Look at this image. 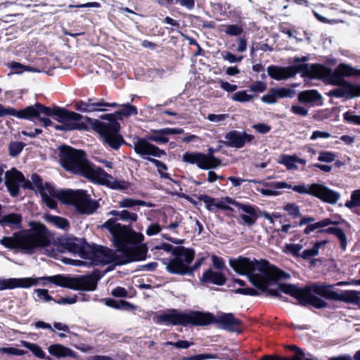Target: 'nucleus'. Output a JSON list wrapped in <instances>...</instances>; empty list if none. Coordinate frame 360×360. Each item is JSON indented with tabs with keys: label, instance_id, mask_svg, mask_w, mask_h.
I'll use <instances>...</instances> for the list:
<instances>
[{
	"label": "nucleus",
	"instance_id": "e433bc0d",
	"mask_svg": "<svg viewBox=\"0 0 360 360\" xmlns=\"http://www.w3.org/2000/svg\"><path fill=\"white\" fill-rule=\"evenodd\" d=\"M295 155H281L280 156L279 162L285 165L288 169H297V167L295 162Z\"/></svg>",
	"mask_w": 360,
	"mask_h": 360
},
{
	"label": "nucleus",
	"instance_id": "09e8293b",
	"mask_svg": "<svg viewBox=\"0 0 360 360\" xmlns=\"http://www.w3.org/2000/svg\"><path fill=\"white\" fill-rule=\"evenodd\" d=\"M275 90L278 98H292L295 94V91L289 88H277Z\"/></svg>",
	"mask_w": 360,
	"mask_h": 360
},
{
	"label": "nucleus",
	"instance_id": "f704fd0d",
	"mask_svg": "<svg viewBox=\"0 0 360 360\" xmlns=\"http://www.w3.org/2000/svg\"><path fill=\"white\" fill-rule=\"evenodd\" d=\"M20 345L30 350L33 354L38 358L44 359L46 357L45 352L37 344L27 341H21Z\"/></svg>",
	"mask_w": 360,
	"mask_h": 360
},
{
	"label": "nucleus",
	"instance_id": "a211bd4d",
	"mask_svg": "<svg viewBox=\"0 0 360 360\" xmlns=\"http://www.w3.org/2000/svg\"><path fill=\"white\" fill-rule=\"evenodd\" d=\"M134 149L137 154L146 160L150 158L149 156L161 158L162 155H166L164 150L143 139H138L134 142Z\"/></svg>",
	"mask_w": 360,
	"mask_h": 360
},
{
	"label": "nucleus",
	"instance_id": "dca6fc26",
	"mask_svg": "<svg viewBox=\"0 0 360 360\" xmlns=\"http://www.w3.org/2000/svg\"><path fill=\"white\" fill-rule=\"evenodd\" d=\"M182 160L190 164H195L202 169L216 168L221 165V160L212 155L201 153H185Z\"/></svg>",
	"mask_w": 360,
	"mask_h": 360
},
{
	"label": "nucleus",
	"instance_id": "7ed1b4c3",
	"mask_svg": "<svg viewBox=\"0 0 360 360\" xmlns=\"http://www.w3.org/2000/svg\"><path fill=\"white\" fill-rule=\"evenodd\" d=\"M100 278L99 272L94 271L91 274L75 278L58 274L37 278H1L0 290H11L16 288H29L37 285H46L47 283H53L60 287L76 290L92 291L96 288Z\"/></svg>",
	"mask_w": 360,
	"mask_h": 360
},
{
	"label": "nucleus",
	"instance_id": "a878e982",
	"mask_svg": "<svg viewBox=\"0 0 360 360\" xmlns=\"http://www.w3.org/2000/svg\"><path fill=\"white\" fill-rule=\"evenodd\" d=\"M67 250L75 255H79L80 257L86 259L87 252V247L89 245L84 243L82 240L77 238L70 240L66 243Z\"/></svg>",
	"mask_w": 360,
	"mask_h": 360
},
{
	"label": "nucleus",
	"instance_id": "79ce46f5",
	"mask_svg": "<svg viewBox=\"0 0 360 360\" xmlns=\"http://www.w3.org/2000/svg\"><path fill=\"white\" fill-rule=\"evenodd\" d=\"M197 198L200 201H202L205 203L207 210L209 211L212 212L215 210V198L205 194L199 195Z\"/></svg>",
	"mask_w": 360,
	"mask_h": 360
},
{
	"label": "nucleus",
	"instance_id": "7c9ffc66",
	"mask_svg": "<svg viewBox=\"0 0 360 360\" xmlns=\"http://www.w3.org/2000/svg\"><path fill=\"white\" fill-rule=\"evenodd\" d=\"M326 244V240L316 242L311 248L302 250L301 258L304 260H308L318 256L320 254V250H323Z\"/></svg>",
	"mask_w": 360,
	"mask_h": 360
},
{
	"label": "nucleus",
	"instance_id": "2eb2a0df",
	"mask_svg": "<svg viewBox=\"0 0 360 360\" xmlns=\"http://www.w3.org/2000/svg\"><path fill=\"white\" fill-rule=\"evenodd\" d=\"M205 315L202 321H200V326H207L210 323H217L224 329L231 332L240 331V321L235 317L232 313H221L215 316L210 312H202Z\"/></svg>",
	"mask_w": 360,
	"mask_h": 360
},
{
	"label": "nucleus",
	"instance_id": "423d86ee",
	"mask_svg": "<svg viewBox=\"0 0 360 360\" xmlns=\"http://www.w3.org/2000/svg\"><path fill=\"white\" fill-rule=\"evenodd\" d=\"M249 182L256 183L269 188L257 186L255 190L264 196L275 197L280 195L281 189H292L300 194H307L316 197L323 202L335 204L340 198V194L328 188L324 184H311L310 185L300 184L292 186L285 181L268 182L265 180H249Z\"/></svg>",
	"mask_w": 360,
	"mask_h": 360
},
{
	"label": "nucleus",
	"instance_id": "20e7f679",
	"mask_svg": "<svg viewBox=\"0 0 360 360\" xmlns=\"http://www.w3.org/2000/svg\"><path fill=\"white\" fill-rule=\"evenodd\" d=\"M31 179L35 188L40 192L43 201L51 209L57 206L56 198L73 205L82 214H91L98 207L97 202L93 200L84 190H57L47 183L44 186L42 179L36 174L32 175Z\"/></svg>",
	"mask_w": 360,
	"mask_h": 360
},
{
	"label": "nucleus",
	"instance_id": "aec40b11",
	"mask_svg": "<svg viewBox=\"0 0 360 360\" xmlns=\"http://www.w3.org/2000/svg\"><path fill=\"white\" fill-rule=\"evenodd\" d=\"M24 181L22 174L14 168L5 174V184L13 196L18 195L19 188L24 184Z\"/></svg>",
	"mask_w": 360,
	"mask_h": 360
},
{
	"label": "nucleus",
	"instance_id": "473e14b6",
	"mask_svg": "<svg viewBox=\"0 0 360 360\" xmlns=\"http://www.w3.org/2000/svg\"><path fill=\"white\" fill-rule=\"evenodd\" d=\"M46 219L48 222L57 228L65 230L69 227L68 221L63 217L53 215H47L46 217Z\"/></svg>",
	"mask_w": 360,
	"mask_h": 360
},
{
	"label": "nucleus",
	"instance_id": "774afa93",
	"mask_svg": "<svg viewBox=\"0 0 360 360\" xmlns=\"http://www.w3.org/2000/svg\"><path fill=\"white\" fill-rule=\"evenodd\" d=\"M330 137V133L327 132V131H314L311 137H310V139L311 141H314L319 138H321V139H328Z\"/></svg>",
	"mask_w": 360,
	"mask_h": 360
},
{
	"label": "nucleus",
	"instance_id": "4d7b16f0",
	"mask_svg": "<svg viewBox=\"0 0 360 360\" xmlns=\"http://www.w3.org/2000/svg\"><path fill=\"white\" fill-rule=\"evenodd\" d=\"M106 304L115 309H124L131 307V304L129 303L122 300L119 302L114 300H108L106 301Z\"/></svg>",
	"mask_w": 360,
	"mask_h": 360
},
{
	"label": "nucleus",
	"instance_id": "bb28decb",
	"mask_svg": "<svg viewBox=\"0 0 360 360\" xmlns=\"http://www.w3.org/2000/svg\"><path fill=\"white\" fill-rule=\"evenodd\" d=\"M200 281L205 283L222 285L226 283V277L221 272L208 269L203 273Z\"/></svg>",
	"mask_w": 360,
	"mask_h": 360
},
{
	"label": "nucleus",
	"instance_id": "f8f14e48",
	"mask_svg": "<svg viewBox=\"0 0 360 360\" xmlns=\"http://www.w3.org/2000/svg\"><path fill=\"white\" fill-rule=\"evenodd\" d=\"M101 118L108 120L109 122H101L97 127L98 132L105 143L112 148L117 150L123 141L118 133L119 123L115 120L112 114L105 115Z\"/></svg>",
	"mask_w": 360,
	"mask_h": 360
},
{
	"label": "nucleus",
	"instance_id": "e2e57ef3",
	"mask_svg": "<svg viewBox=\"0 0 360 360\" xmlns=\"http://www.w3.org/2000/svg\"><path fill=\"white\" fill-rule=\"evenodd\" d=\"M35 292L37 295V297L43 300L45 302H49L53 300V298L51 295H49V292L46 289H37L35 290Z\"/></svg>",
	"mask_w": 360,
	"mask_h": 360
},
{
	"label": "nucleus",
	"instance_id": "2f4dec72",
	"mask_svg": "<svg viewBox=\"0 0 360 360\" xmlns=\"http://www.w3.org/2000/svg\"><path fill=\"white\" fill-rule=\"evenodd\" d=\"M304 245L302 243H286L282 247V252L294 257H302Z\"/></svg>",
	"mask_w": 360,
	"mask_h": 360
},
{
	"label": "nucleus",
	"instance_id": "f03ea898",
	"mask_svg": "<svg viewBox=\"0 0 360 360\" xmlns=\"http://www.w3.org/2000/svg\"><path fill=\"white\" fill-rule=\"evenodd\" d=\"M229 264L231 268L240 275H246L250 283L258 289L265 292L267 295L276 297L284 300L282 295L268 286L280 279H288L290 275L271 265L266 260H251L249 258L239 257L231 259Z\"/></svg>",
	"mask_w": 360,
	"mask_h": 360
},
{
	"label": "nucleus",
	"instance_id": "4c0bfd02",
	"mask_svg": "<svg viewBox=\"0 0 360 360\" xmlns=\"http://www.w3.org/2000/svg\"><path fill=\"white\" fill-rule=\"evenodd\" d=\"M283 210L287 212L288 214L294 219L301 216L300 207L295 203L288 202L283 206Z\"/></svg>",
	"mask_w": 360,
	"mask_h": 360
},
{
	"label": "nucleus",
	"instance_id": "393cba45",
	"mask_svg": "<svg viewBox=\"0 0 360 360\" xmlns=\"http://www.w3.org/2000/svg\"><path fill=\"white\" fill-rule=\"evenodd\" d=\"M108 104L103 101V100H100L97 102H93L91 98L88 99L86 101H79L75 104V108L77 110L82 112H101L104 111L105 109H103V106H106Z\"/></svg>",
	"mask_w": 360,
	"mask_h": 360
},
{
	"label": "nucleus",
	"instance_id": "1a4fd4ad",
	"mask_svg": "<svg viewBox=\"0 0 360 360\" xmlns=\"http://www.w3.org/2000/svg\"><path fill=\"white\" fill-rule=\"evenodd\" d=\"M155 250H163L167 252L172 251L174 258L172 259H162V263L165 266L167 271L174 274L184 275L192 272L190 264L193 260L195 252L193 250L184 247L173 248L169 243H162L154 248Z\"/></svg>",
	"mask_w": 360,
	"mask_h": 360
},
{
	"label": "nucleus",
	"instance_id": "69168bd1",
	"mask_svg": "<svg viewBox=\"0 0 360 360\" xmlns=\"http://www.w3.org/2000/svg\"><path fill=\"white\" fill-rule=\"evenodd\" d=\"M335 236L340 240L342 248L345 250L347 247V238L342 229L340 228L337 232L335 233Z\"/></svg>",
	"mask_w": 360,
	"mask_h": 360
},
{
	"label": "nucleus",
	"instance_id": "ea45409f",
	"mask_svg": "<svg viewBox=\"0 0 360 360\" xmlns=\"http://www.w3.org/2000/svg\"><path fill=\"white\" fill-rule=\"evenodd\" d=\"M148 160L151 162L153 164H154L156 166V167L158 169V172L161 178L170 179L169 174L165 172V171L167 170V167L165 163L160 162V160H158L157 159H154V158H148Z\"/></svg>",
	"mask_w": 360,
	"mask_h": 360
},
{
	"label": "nucleus",
	"instance_id": "b1692460",
	"mask_svg": "<svg viewBox=\"0 0 360 360\" xmlns=\"http://www.w3.org/2000/svg\"><path fill=\"white\" fill-rule=\"evenodd\" d=\"M33 105H29L21 110L13 108H5L0 104V116L11 115L19 119L31 120V115L34 112Z\"/></svg>",
	"mask_w": 360,
	"mask_h": 360
},
{
	"label": "nucleus",
	"instance_id": "603ef678",
	"mask_svg": "<svg viewBox=\"0 0 360 360\" xmlns=\"http://www.w3.org/2000/svg\"><path fill=\"white\" fill-rule=\"evenodd\" d=\"M277 98L275 89H271L268 94L261 98V100L263 103L273 104L276 102Z\"/></svg>",
	"mask_w": 360,
	"mask_h": 360
},
{
	"label": "nucleus",
	"instance_id": "ddd939ff",
	"mask_svg": "<svg viewBox=\"0 0 360 360\" xmlns=\"http://www.w3.org/2000/svg\"><path fill=\"white\" fill-rule=\"evenodd\" d=\"M278 289L283 292L296 298L302 305L311 304L317 309L326 308L327 302L321 298L314 296L309 288H300L295 285L280 283Z\"/></svg>",
	"mask_w": 360,
	"mask_h": 360
},
{
	"label": "nucleus",
	"instance_id": "4468645a",
	"mask_svg": "<svg viewBox=\"0 0 360 360\" xmlns=\"http://www.w3.org/2000/svg\"><path fill=\"white\" fill-rule=\"evenodd\" d=\"M298 72L314 77L313 65L300 64L288 67L270 65L267 68L268 75L276 80L287 79L294 77Z\"/></svg>",
	"mask_w": 360,
	"mask_h": 360
},
{
	"label": "nucleus",
	"instance_id": "f3484780",
	"mask_svg": "<svg viewBox=\"0 0 360 360\" xmlns=\"http://www.w3.org/2000/svg\"><path fill=\"white\" fill-rule=\"evenodd\" d=\"M335 285L314 284L308 288L312 292L319 295L327 300L349 301L353 298V292L345 291L338 293L332 290Z\"/></svg>",
	"mask_w": 360,
	"mask_h": 360
},
{
	"label": "nucleus",
	"instance_id": "c9c22d12",
	"mask_svg": "<svg viewBox=\"0 0 360 360\" xmlns=\"http://www.w3.org/2000/svg\"><path fill=\"white\" fill-rule=\"evenodd\" d=\"M333 222H332L331 219H330L328 218H326V219H324L321 221H319L318 222L308 224L307 226V227L304 229V233L305 234H309L312 231H314L316 229H320L321 228L328 226V225L331 224Z\"/></svg>",
	"mask_w": 360,
	"mask_h": 360
},
{
	"label": "nucleus",
	"instance_id": "c85d7f7f",
	"mask_svg": "<svg viewBox=\"0 0 360 360\" xmlns=\"http://www.w3.org/2000/svg\"><path fill=\"white\" fill-rule=\"evenodd\" d=\"M22 216L18 213H11L4 215L0 219V225L3 227H10L13 229H19L21 226Z\"/></svg>",
	"mask_w": 360,
	"mask_h": 360
},
{
	"label": "nucleus",
	"instance_id": "4be33fe9",
	"mask_svg": "<svg viewBox=\"0 0 360 360\" xmlns=\"http://www.w3.org/2000/svg\"><path fill=\"white\" fill-rule=\"evenodd\" d=\"M184 129L181 128H163L160 129H152L148 136V140L160 144H165L169 141L167 136L181 134Z\"/></svg>",
	"mask_w": 360,
	"mask_h": 360
},
{
	"label": "nucleus",
	"instance_id": "6e6d98bb",
	"mask_svg": "<svg viewBox=\"0 0 360 360\" xmlns=\"http://www.w3.org/2000/svg\"><path fill=\"white\" fill-rule=\"evenodd\" d=\"M229 117L228 114H209L207 119L214 123L219 124Z\"/></svg>",
	"mask_w": 360,
	"mask_h": 360
},
{
	"label": "nucleus",
	"instance_id": "864d4df0",
	"mask_svg": "<svg viewBox=\"0 0 360 360\" xmlns=\"http://www.w3.org/2000/svg\"><path fill=\"white\" fill-rule=\"evenodd\" d=\"M121 220L124 221H130L134 222L137 221L138 216L134 212H130L126 210H123L120 211V218Z\"/></svg>",
	"mask_w": 360,
	"mask_h": 360
},
{
	"label": "nucleus",
	"instance_id": "49530a36",
	"mask_svg": "<svg viewBox=\"0 0 360 360\" xmlns=\"http://www.w3.org/2000/svg\"><path fill=\"white\" fill-rule=\"evenodd\" d=\"M336 155L331 151L322 150L319 153L318 160L323 162H332L335 160Z\"/></svg>",
	"mask_w": 360,
	"mask_h": 360
},
{
	"label": "nucleus",
	"instance_id": "13d9d810",
	"mask_svg": "<svg viewBox=\"0 0 360 360\" xmlns=\"http://www.w3.org/2000/svg\"><path fill=\"white\" fill-rule=\"evenodd\" d=\"M266 89V84L261 81H257L250 86V89L252 91L262 93Z\"/></svg>",
	"mask_w": 360,
	"mask_h": 360
},
{
	"label": "nucleus",
	"instance_id": "a18cd8bd",
	"mask_svg": "<svg viewBox=\"0 0 360 360\" xmlns=\"http://www.w3.org/2000/svg\"><path fill=\"white\" fill-rule=\"evenodd\" d=\"M225 33L229 36H239L243 32V28L237 24L226 26Z\"/></svg>",
	"mask_w": 360,
	"mask_h": 360
},
{
	"label": "nucleus",
	"instance_id": "58836bf2",
	"mask_svg": "<svg viewBox=\"0 0 360 360\" xmlns=\"http://www.w3.org/2000/svg\"><path fill=\"white\" fill-rule=\"evenodd\" d=\"M238 203V202H236L234 200L229 197L222 198L221 199L216 200L215 210H229V205H233L236 206V204Z\"/></svg>",
	"mask_w": 360,
	"mask_h": 360
},
{
	"label": "nucleus",
	"instance_id": "c03bdc74",
	"mask_svg": "<svg viewBox=\"0 0 360 360\" xmlns=\"http://www.w3.org/2000/svg\"><path fill=\"white\" fill-rule=\"evenodd\" d=\"M345 206L349 209L360 206V190L352 192L351 199L346 202Z\"/></svg>",
	"mask_w": 360,
	"mask_h": 360
},
{
	"label": "nucleus",
	"instance_id": "8fccbe9b",
	"mask_svg": "<svg viewBox=\"0 0 360 360\" xmlns=\"http://www.w3.org/2000/svg\"><path fill=\"white\" fill-rule=\"evenodd\" d=\"M343 119L348 123L360 126V115H355L351 111L345 112L343 114Z\"/></svg>",
	"mask_w": 360,
	"mask_h": 360
},
{
	"label": "nucleus",
	"instance_id": "9b49d317",
	"mask_svg": "<svg viewBox=\"0 0 360 360\" xmlns=\"http://www.w3.org/2000/svg\"><path fill=\"white\" fill-rule=\"evenodd\" d=\"M205 317V315L202 314V311H192L186 314L173 309L159 315L158 319L160 323L186 326L189 324L200 326V321H202L203 318Z\"/></svg>",
	"mask_w": 360,
	"mask_h": 360
},
{
	"label": "nucleus",
	"instance_id": "de8ad7c7",
	"mask_svg": "<svg viewBox=\"0 0 360 360\" xmlns=\"http://www.w3.org/2000/svg\"><path fill=\"white\" fill-rule=\"evenodd\" d=\"M25 143L21 141L12 142L9 145V154L11 156H17L22 150Z\"/></svg>",
	"mask_w": 360,
	"mask_h": 360
},
{
	"label": "nucleus",
	"instance_id": "f257e3e1",
	"mask_svg": "<svg viewBox=\"0 0 360 360\" xmlns=\"http://www.w3.org/2000/svg\"><path fill=\"white\" fill-rule=\"evenodd\" d=\"M112 235V241L117 248L112 250L101 245L87 247L86 262L74 261L72 264L82 266L86 264L105 265L113 264L122 265L129 262L141 261L146 258L148 248L142 244L144 236L141 233L132 230L129 226L122 225L115 219H110L102 226Z\"/></svg>",
	"mask_w": 360,
	"mask_h": 360
},
{
	"label": "nucleus",
	"instance_id": "6ab92c4d",
	"mask_svg": "<svg viewBox=\"0 0 360 360\" xmlns=\"http://www.w3.org/2000/svg\"><path fill=\"white\" fill-rule=\"evenodd\" d=\"M339 87L329 91L326 94L330 97L352 98L360 96V85L347 82H342Z\"/></svg>",
	"mask_w": 360,
	"mask_h": 360
},
{
	"label": "nucleus",
	"instance_id": "0e129e2a",
	"mask_svg": "<svg viewBox=\"0 0 360 360\" xmlns=\"http://www.w3.org/2000/svg\"><path fill=\"white\" fill-rule=\"evenodd\" d=\"M290 110L292 113L303 117L307 116L309 112L307 108L298 105H292Z\"/></svg>",
	"mask_w": 360,
	"mask_h": 360
},
{
	"label": "nucleus",
	"instance_id": "412c9836",
	"mask_svg": "<svg viewBox=\"0 0 360 360\" xmlns=\"http://www.w3.org/2000/svg\"><path fill=\"white\" fill-rule=\"evenodd\" d=\"M225 139L227 146L241 148L245 143H250L254 139V136L244 131L233 130L225 135Z\"/></svg>",
	"mask_w": 360,
	"mask_h": 360
},
{
	"label": "nucleus",
	"instance_id": "6e6552de",
	"mask_svg": "<svg viewBox=\"0 0 360 360\" xmlns=\"http://www.w3.org/2000/svg\"><path fill=\"white\" fill-rule=\"evenodd\" d=\"M34 112L31 115L30 121H34V118L43 114L47 117H54L60 124L54 125V128L59 131L82 130L86 128V124L82 121V116L75 112L68 111L60 107L50 108L37 103L33 105Z\"/></svg>",
	"mask_w": 360,
	"mask_h": 360
},
{
	"label": "nucleus",
	"instance_id": "680f3d73",
	"mask_svg": "<svg viewBox=\"0 0 360 360\" xmlns=\"http://www.w3.org/2000/svg\"><path fill=\"white\" fill-rule=\"evenodd\" d=\"M8 68L13 71L14 74H20L24 72L25 65L18 62H11L8 65Z\"/></svg>",
	"mask_w": 360,
	"mask_h": 360
},
{
	"label": "nucleus",
	"instance_id": "5fc2aeb1",
	"mask_svg": "<svg viewBox=\"0 0 360 360\" xmlns=\"http://www.w3.org/2000/svg\"><path fill=\"white\" fill-rule=\"evenodd\" d=\"M162 231V226L158 223H152L146 230V234L148 236H153L158 234Z\"/></svg>",
	"mask_w": 360,
	"mask_h": 360
},
{
	"label": "nucleus",
	"instance_id": "5701e85b",
	"mask_svg": "<svg viewBox=\"0 0 360 360\" xmlns=\"http://www.w3.org/2000/svg\"><path fill=\"white\" fill-rule=\"evenodd\" d=\"M236 207L240 212V218L243 224L250 226L256 222L257 219L256 206L238 202L236 204Z\"/></svg>",
	"mask_w": 360,
	"mask_h": 360
},
{
	"label": "nucleus",
	"instance_id": "bf43d9fd",
	"mask_svg": "<svg viewBox=\"0 0 360 360\" xmlns=\"http://www.w3.org/2000/svg\"><path fill=\"white\" fill-rule=\"evenodd\" d=\"M222 58L224 60H227L230 63H234L237 62H240L243 60V56H236L234 54L230 52H224L222 53Z\"/></svg>",
	"mask_w": 360,
	"mask_h": 360
},
{
	"label": "nucleus",
	"instance_id": "c756f323",
	"mask_svg": "<svg viewBox=\"0 0 360 360\" xmlns=\"http://www.w3.org/2000/svg\"><path fill=\"white\" fill-rule=\"evenodd\" d=\"M298 101L302 103H314L322 100V96L317 90L302 91L298 94Z\"/></svg>",
	"mask_w": 360,
	"mask_h": 360
},
{
	"label": "nucleus",
	"instance_id": "39448f33",
	"mask_svg": "<svg viewBox=\"0 0 360 360\" xmlns=\"http://www.w3.org/2000/svg\"><path fill=\"white\" fill-rule=\"evenodd\" d=\"M60 160L67 170L81 174L93 182L105 185L112 188L120 187V183L111 175L88 162L82 150H76L70 146H63L60 148Z\"/></svg>",
	"mask_w": 360,
	"mask_h": 360
},
{
	"label": "nucleus",
	"instance_id": "a19ab883",
	"mask_svg": "<svg viewBox=\"0 0 360 360\" xmlns=\"http://www.w3.org/2000/svg\"><path fill=\"white\" fill-rule=\"evenodd\" d=\"M123 108L115 112L117 115H122L124 117H129L131 115H137L138 110L136 108L129 103L122 105Z\"/></svg>",
	"mask_w": 360,
	"mask_h": 360
},
{
	"label": "nucleus",
	"instance_id": "37998d69",
	"mask_svg": "<svg viewBox=\"0 0 360 360\" xmlns=\"http://www.w3.org/2000/svg\"><path fill=\"white\" fill-rule=\"evenodd\" d=\"M253 96L252 95L248 94L246 91H240L231 96V99L233 101L237 102H249L252 99Z\"/></svg>",
	"mask_w": 360,
	"mask_h": 360
},
{
	"label": "nucleus",
	"instance_id": "9d476101",
	"mask_svg": "<svg viewBox=\"0 0 360 360\" xmlns=\"http://www.w3.org/2000/svg\"><path fill=\"white\" fill-rule=\"evenodd\" d=\"M313 68L314 78L321 79L333 85H339L344 82V77H360V69L345 63L340 64L334 72L331 68L319 64H314Z\"/></svg>",
	"mask_w": 360,
	"mask_h": 360
},
{
	"label": "nucleus",
	"instance_id": "338daca9",
	"mask_svg": "<svg viewBox=\"0 0 360 360\" xmlns=\"http://www.w3.org/2000/svg\"><path fill=\"white\" fill-rule=\"evenodd\" d=\"M252 127L259 133L264 134L268 133L271 130V127L264 124V123H258L254 124Z\"/></svg>",
	"mask_w": 360,
	"mask_h": 360
},
{
	"label": "nucleus",
	"instance_id": "72a5a7b5",
	"mask_svg": "<svg viewBox=\"0 0 360 360\" xmlns=\"http://www.w3.org/2000/svg\"><path fill=\"white\" fill-rule=\"evenodd\" d=\"M118 205L120 207H127L131 208L135 206H147L150 207V205L145 201L141 200H136L133 198H123L118 202Z\"/></svg>",
	"mask_w": 360,
	"mask_h": 360
},
{
	"label": "nucleus",
	"instance_id": "0eeeda50",
	"mask_svg": "<svg viewBox=\"0 0 360 360\" xmlns=\"http://www.w3.org/2000/svg\"><path fill=\"white\" fill-rule=\"evenodd\" d=\"M0 244L11 250L19 249L27 253L32 252L39 247H48L50 241L46 235L45 227L23 230L14 233L12 236H5L0 239Z\"/></svg>",
	"mask_w": 360,
	"mask_h": 360
},
{
	"label": "nucleus",
	"instance_id": "3c124183",
	"mask_svg": "<svg viewBox=\"0 0 360 360\" xmlns=\"http://www.w3.org/2000/svg\"><path fill=\"white\" fill-rule=\"evenodd\" d=\"M0 353L1 354H6L8 355H12V356H22L26 354V352L22 349H18L15 347H1L0 348Z\"/></svg>",
	"mask_w": 360,
	"mask_h": 360
},
{
	"label": "nucleus",
	"instance_id": "052dcab7",
	"mask_svg": "<svg viewBox=\"0 0 360 360\" xmlns=\"http://www.w3.org/2000/svg\"><path fill=\"white\" fill-rule=\"evenodd\" d=\"M218 82L220 85V87L223 90H224L229 93L234 92L238 89L237 85L231 84L229 83L228 82H225L221 79H219Z\"/></svg>",
	"mask_w": 360,
	"mask_h": 360
},
{
	"label": "nucleus",
	"instance_id": "cd10ccee",
	"mask_svg": "<svg viewBox=\"0 0 360 360\" xmlns=\"http://www.w3.org/2000/svg\"><path fill=\"white\" fill-rule=\"evenodd\" d=\"M49 353L56 358H76L77 354L71 349L60 344L51 345L48 348Z\"/></svg>",
	"mask_w": 360,
	"mask_h": 360
}]
</instances>
